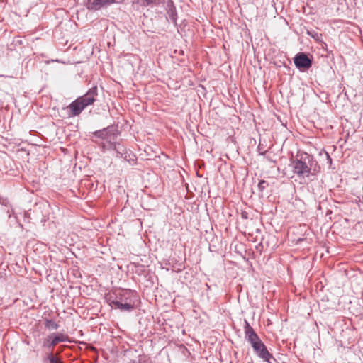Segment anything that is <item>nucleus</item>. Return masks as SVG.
<instances>
[{
  "label": "nucleus",
  "instance_id": "nucleus-1",
  "mask_svg": "<svg viewBox=\"0 0 363 363\" xmlns=\"http://www.w3.org/2000/svg\"><path fill=\"white\" fill-rule=\"evenodd\" d=\"M293 172L300 179L313 181L312 177H315L320 169L317 161L308 153H301L291 161Z\"/></svg>",
  "mask_w": 363,
  "mask_h": 363
},
{
  "label": "nucleus",
  "instance_id": "nucleus-3",
  "mask_svg": "<svg viewBox=\"0 0 363 363\" xmlns=\"http://www.w3.org/2000/svg\"><path fill=\"white\" fill-rule=\"evenodd\" d=\"M97 96L98 89L96 86L89 89L84 95L78 97L67 106L69 116H79L87 106L94 104Z\"/></svg>",
  "mask_w": 363,
  "mask_h": 363
},
{
  "label": "nucleus",
  "instance_id": "nucleus-18",
  "mask_svg": "<svg viewBox=\"0 0 363 363\" xmlns=\"http://www.w3.org/2000/svg\"><path fill=\"white\" fill-rule=\"evenodd\" d=\"M258 149L259 150H262V147H260V145H259Z\"/></svg>",
  "mask_w": 363,
  "mask_h": 363
},
{
  "label": "nucleus",
  "instance_id": "nucleus-6",
  "mask_svg": "<svg viewBox=\"0 0 363 363\" xmlns=\"http://www.w3.org/2000/svg\"><path fill=\"white\" fill-rule=\"evenodd\" d=\"M245 339L250 342L252 347L257 345L258 342H262L257 334L254 329L250 326L247 321L245 323Z\"/></svg>",
  "mask_w": 363,
  "mask_h": 363
},
{
  "label": "nucleus",
  "instance_id": "nucleus-8",
  "mask_svg": "<svg viewBox=\"0 0 363 363\" xmlns=\"http://www.w3.org/2000/svg\"><path fill=\"white\" fill-rule=\"evenodd\" d=\"M252 347L260 358L267 362L268 363H272L270 359H273V357L272 354L269 353L267 348L262 342H258L257 345Z\"/></svg>",
  "mask_w": 363,
  "mask_h": 363
},
{
  "label": "nucleus",
  "instance_id": "nucleus-17",
  "mask_svg": "<svg viewBox=\"0 0 363 363\" xmlns=\"http://www.w3.org/2000/svg\"><path fill=\"white\" fill-rule=\"evenodd\" d=\"M3 277L2 273L0 272V279Z\"/></svg>",
  "mask_w": 363,
  "mask_h": 363
},
{
  "label": "nucleus",
  "instance_id": "nucleus-15",
  "mask_svg": "<svg viewBox=\"0 0 363 363\" xmlns=\"http://www.w3.org/2000/svg\"><path fill=\"white\" fill-rule=\"evenodd\" d=\"M138 1L141 5L144 6H149L152 4H153L155 0H138Z\"/></svg>",
  "mask_w": 363,
  "mask_h": 363
},
{
  "label": "nucleus",
  "instance_id": "nucleus-10",
  "mask_svg": "<svg viewBox=\"0 0 363 363\" xmlns=\"http://www.w3.org/2000/svg\"><path fill=\"white\" fill-rule=\"evenodd\" d=\"M169 9L167 11V14L172 22H175L177 20V11L175 7L172 5V2H171V5H169Z\"/></svg>",
  "mask_w": 363,
  "mask_h": 363
},
{
  "label": "nucleus",
  "instance_id": "nucleus-11",
  "mask_svg": "<svg viewBox=\"0 0 363 363\" xmlns=\"http://www.w3.org/2000/svg\"><path fill=\"white\" fill-rule=\"evenodd\" d=\"M44 325L49 330H57L59 328V325L51 319H46Z\"/></svg>",
  "mask_w": 363,
  "mask_h": 363
},
{
  "label": "nucleus",
  "instance_id": "nucleus-7",
  "mask_svg": "<svg viewBox=\"0 0 363 363\" xmlns=\"http://www.w3.org/2000/svg\"><path fill=\"white\" fill-rule=\"evenodd\" d=\"M123 0H88L86 6L89 10L96 11L113 3H119Z\"/></svg>",
  "mask_w": 363,
  "mask_h": 363
},
{
  "label": "nucleus",
  "instance_id": "nucleus-4",
  "mask_svg": "<svg viewBox=\"0 0 363 363\" xmlns=\"http://www.w3.org/2000/svg\"><path fill=\"white\" fill-rule=\"evenodd\" d=\"M65 342H69L67 335L61 333H53L44 340L43 346L52 350L58 343Z\"/></svg>",
  "mask_w": 363,
  "mask_h": 363
},
{
  "label": "nucleus",
  "instance_id": "nucleus-19",
  "mask_svg": "<svg viewBox=\"0 0 363 363\" xmlns=\"http://www.w3.org/2000/svg\"><path fill=\"white\" fill-rule=\"evenodd\" d=\"M258 149L259 150H262V147H260V145H259Z\"/></svg>",
  "mask_w": 363,
  "mask_h": 363
},
{
  "label": "nucleus",
  "instance_id": "nucleus-2",
  "mask_svg": "<svg viewBox=\"0 0 363 363\" xmlns=\"http://www.w3.org/2000/svg\"><path fill=\"white\" fill-rule=\"evenodd\" d=\"M111 300V306L121 311H131L138 302V296L134 291L121 289L115 294L114 298Z\"/></svg>",
  "mask_w": 363,
  "mask_h": 363
},
{
  "label": "nucleus",
  "instance_id": "nucleus-13",
  "mask_svg": "<svg viewBox=\"0 0 363 363\" xmlns=\"http://www.w3.org/2000/svg\"><path fill=\"white\" fill-rule=\"evenodd\" d=\"M268 186V183L265 180L259 181L258 184V189L261 193Z\"/></svg>",
  "mask_w": 363,
  "mask_h": 363
},
{
  "label": "nucleus",
  "instance_id": "nucleus-16",
  "mask_svg": "<svg viewBox=\"0 0 363 363\" xmlns=\"http://www.w3.org/2000/svg\"><path fill=\"white\" fill-rule=\"evenodd\" d=\"M0 204L7 206L9 205L8 199L0 197Z\"/></svg>",
  "mask_w": 363,
  "mask_h": 363
},
{
  "label": "nucleus",
  "instance_id": "nucleus-12",
  "mask_svg": "<svg viewBox=\"0 0 363 363\" xmlns=\"http://www.w3.org/2000/svg\"><path fill=\"white\" fill-rule=\"evenodd\" d=\"M48 360L49 361V363H62L60 358L57 357L56 356H54L52 354V351H51L47 357Z\"/></svg>",
  "mask_w": 363,
  "mask_h": 363
},
{
  "label": "nucleus",
  "instance_id": "nucleus-9",
  "mask_svg": "<svg viewBox=\"0 0 363 363\" xmlns=\"http://www.w3.org/2000/svg\"><path fill=\"white\" fill-rule=\"evenodd\" d=\"M94 135L108 141H111V134L108 128H104L103 130L96 131L94 133Z\"/></svg>",
  "mask_w": 363,
  "mask_h": 363
},
{
  "label": "nucleus",
  "instance_id": "nucleus-14",
  "mask_svg": "<svg viewBox=\"0 0 363 363\" xmlns=\"http://www.w3.org/2000/svg\"><path fill=\"white\" fill-rule=\"evenodd\" d=\"M147 359L145 356H139L137 359H132L129 363H146Z\"/></svg>",
  "mask_w": 363,
  "mask_h": 363
},
{
  "label": "nucleus",
  "instance_id": "nucleus-5",
  "mask_svg": "<svg viewBox=\"0 0 363 363\" xmlns=\"http://www.w3.org/2000/svg\"><path fill=\"white\" fill-rule=\"evenodd\" d=\"M294 62L299 69H308L312 65V60L304 52H298L294 58Z\"/></svg>",
  "mask_w": 363,
  "mask_h": 363
}]
</instances>
